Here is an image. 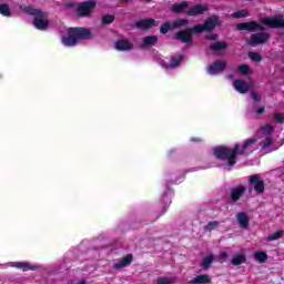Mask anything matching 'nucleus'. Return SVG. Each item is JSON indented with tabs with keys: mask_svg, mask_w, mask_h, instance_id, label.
Returning a JSON list of instances; mask_svg holds the SVG:
<instances>
[{
	"mask_svg": "<svg viewBox=\"0 0 284 284\" xmlns=\"http://www.w3.org/2000/svg\"><path fill=\"white\" fill-rule=\"evenodd\" d=\"M68 34V37H62V43L68 48L77 45L79 41H88L89 39H92V30L83 27L69 28Z\"/></svg>",
	"mask_w": 284,
	"mask_h": 284,
	"instance_id": "nucleus-1",
	"label": "nucleus"
},
{
	"mask_svg": "<svg viewBox=\"0 0 284 284\" xmlns=\"http://www.w3.org/2000/svg\"><path fill=\"white\" fill-rule=\"evenodd\" d=\"M23 12L33 17V26L37 30L45 31L50 27V21L48 20V12L41 9H37L32 6L24 7Z\"/></svg>",
	"mask_w": 284,
	"mask_h": 284,
	"instance_id": "nucleus-2",
	"label": "nucleus"
},
{
	"mask_svg": "<svg viewBox=\"0 0 284 284\" xmlns=\"http://www.w3.org/2000/svg\"><path fill=\"white\" fill-rule=\"evenodd\" d=\"M239 150H241V145L239 143H235L234 149L220 145L213 150V154L215 159H219V161H227L230 166H234L236 165V156H239Z\"/></svg>",
	"mask_w": 284,
	"mask_h": 284,
	"instance_id": "nucleus-3",
	"label": "nucleus"
},
{
	"mask_svg": "<svg viewBox=\"0 0 284 284\" xmlns=\"http://www.w3.org/2000/svg\"><path fill=\"white\" fill-rule=\"evenodd\" d=\"M216 26H219V16L213 14L206 18L203 24H195V30L197 31V34H201L202 32H212L216 29Z\"/></svg>",
	"mask_w": 284,
	"mask_h": 284,
	"instance_id": "nucleus-4",
	"label": "nucleus"
},
{
	"mask_svg": "<svg viewBox=\"0 0 284 284\" xmlns=\"http://www.w3.org/2000/svg\"><path fill=\"white\" fill-rule=\"evenodd\" d=\"M194 34H199L196 26L178 31L175 39L176 41H181V43H192L194 41Z\"/></svg>",
	"mask_w": 284,
	"mask_h": 284,
	"instance_id": "nucleus-5",
	"label": "nucleus"
},
{
	"mask_svg": "<svg viewBox=\"0 0 284 284\" xmlns=\"http://www.w3.org/2000/svg\"><path fill=\"white\" fill-rule=\"evenodd\" d=\"M270 33L267 32H257L251 34L250 39L246 40L247 45L251 48H256V45H263V43H267L270 41Z\"/></svg>",
	"mask_w": 284,
	"mask_h": 284,
	"instance_id": "nucleus-6",
	"label": "nucleus"
},
{
	"mask_svg": "<svg viewBox=\"0 0 284 284\" xmlns=\"http://www.w3.org/2000/svg\"><path fill=\"white\" fill-rule=\"evenodd\" d=\"M236 30L242 32L245 30L246 32H263L265 30V27L263 24L256 22V21H248V22H242L236 24Z\"/></svg>",
	"mask_w": 284,
	"mask_h": 284,
	"instance_id": "nucleus-7",
	"label": "nucleus"
},
{
	"mask_svg": "<svg viewBox=\"0 0 284 284\" xmlns=\"http://www.w3.org/2000/svg\"><path fill=\"white\" fill-rule=\"evenodd\" d=\"M248 185H251L256 194H263V192H265V181H263L258 174H253L250 176Z\"/></svg>",
	"mask_w": 284,
	"mask_h": 284,
	"instance_id": "nucleus-8",
	"label": "nucleus"
},
{
	"mask_svg": "<svg viewBox=\"0 0 284 284\" xmlns=\"http://www.w3.org/2000/svg\"><path fill=\"white\" fill-rule=\"evenodd\" d=\"M94 8H97V1L89 0L85 2H81L78 6L77 12H78L79 17H90V14H92V10H94Z\"/></svg>",
	"mask_w": 284,
	"mask_h": 284,
	"instance_id": "nucleus-9",
	"label": "nucleus"
},
{
	"mask_svg": "<svg viewBox=\"0 0 284 284\" xmlns=\"http://www.w3.org/2000/svg\"><path fill=\"white\" fill-rule=\"evenodd\" d=\"M262 23L263 26H267V28H272V29L284 28L283 16L266 17L262 20Z\"/></svg>",
	"mask_w": 284,
	"mask_h": 284,
	"instance_id": "nucleus-10",
	"label": "nucleus"
},
{
	"mask_svg": "<svg viewBox=\"0 0 284 284\" xmlns=\"http://www.w3.org/2000/svg\"><path fill=\"white\" fill-rule=\"evenodd\" d=\"M135 28L139 30H150V28H159V22L152 18L141 19L135 22Z\"/></svg>",
	"mask_w": 284,
	"mask_h": 284,
	"instance_id": "nucleus-11",
	"label": "nucleus"
},
{
	"mask_svg": "<svg viewBox=\"0 0 284 284\" xmlns=\"http://www.w3.org/2000/svg\"><path fill=\"white\" fill-rule=\"evenodd\" d=\"M115 50L118 52H130V50H134V43L128 39H119L115 41Z\"/></svg>",
	"mask_w": 284,
	"mask_h": 284,
	"instance_id": "nucleus-12",
	"label": "nucleus"
},
{
	"mask_svg": "<svg viewBox=\"0 0 284 284\" xmlns=\"http://www.w3.org/2000/svg\"><path fill=\"white\" fill-rule=\"evenodd\" d=\"M210 8L207 6H204L202 3H197L190 8V10L186 12L187 17H201V14H205Z\"/></svg>",
	"mask_w": 284,
	"mask_h": 284,
	"instance_id": "nucleus-13",
	"label": "nucleus"
},
{
	"mask_svg": "<svg viewBox=\"0 0 284 284\" xmlns=\"http://www.w3.org/2000/svg\"><path fill=\"white\" fill-rule=\"evenodd\" d=\"M225 68H227L226 61L216 60L209 67L207 72L209 74H221Z\"/></svg>",
	"mask_w": 284,
	"mask_h": 284,
	"instance_id": "nucleus-14",
	"label": "nucleus"
},
{
	"mask_svg": "<svg viewBox=\"0 0 284 284\" xmlns=\"http://www.w3.org/2000/svg\"><path fill=\"white\" fill-rule=\"evenodd\" d=\"M245 185L240 184L233 189H231V194H230V199L231 201H233V203H236L237 201L241 200V196H243L245 194Z\"/></svg>",
	"mask_w": 284,
	"mask_h": 284,
	"instance_id": "nucleus-15",
	"label": "nucleus"
},
{
	"mask_svg": "<svg viewBox=\"0 0 284 284\" xmlns=\"http://www.w3.org/2000/svg\"><path fill=\"white\" fill-rule=\"evenodd\" d=\"M233 87L240 94H247L250 92V84L243 79L234 80Z\"/></svg>",
	"mask_w": 284,
	"mask_h": 284,
	"instance_id": "nucleus-16",
	"label": "nucleus"
},
{
	"mask_svg": "<svg viewBox=\"0 0 284 284\" xmlns=\"http://www.w3.org/2000/svg\"><path fill=\"white\" fill-rule=\"evenodd\" d=\"M11 267H16V270H21L22 272H34L39 270L38 266H34L28 262H13Z\"/></svg>",
	"mask_w": 284,
	"mask_h": 284,
	"instance_id": "nucleus-17",
	"label": "nucleus"
},
{
	"mask_svg": "<svg viewBox=\"0 0 284 284\" xmlns=\"http://www.w3.org/2000/svg\"><path fill=\"white\" fill-rule=\"evenodd\" d=\"M236 220L240 227H242V230H247L250 227V216H247V213L245 212L237 213Z\"/></svg>",
	"mask_w": 284,
	"mask_h": 284,
	"instance_id": "nucleus-18",
	"label": "nucleus"
},
{
	"mask_svg": "<svg viewBox=\"0 0 284 284\" xmlns=\"http://www.w3.org/2000/svg\"><path fill=\"white\" fill-rule=\"evenodd\" d=\"M182 62H183V54L171 55V62L165 63L164 68H166V70H174V68H179V65H181Z\"/></svg>",
	"mask_w": 284,
	"mask_h": 284,
	"instance_id": "nucleus-19",
	"label": "nucleus"
},
{
	"mask_svg": "<svg viewBox=\"0 0 284 284\" xmlns=\"http://www.w3.org/2000/svg\"><path fill=\"white\" fill-rule=\"evenodd\" d=\"M189 284H212V278L209 274H200L193 277Z\"/></svg>",
	"mask_w": 284,
	"mask_h": 284,
	"instance_id": "nucleus-20",
	"label": "nucleus"
},
{
	"mask_svg": "<svg viewBox=\"0 0 284 284\" xmlns=\"http://www.w3.org/2000/svg\"><path fill=\"white\" fill-rule=\"evenodd\" d=\"M134 256L132 254L125 255L120 262L113 265L114 270H123V267H128V265L132 264Z\"/></svg>",
	"mask_w": 284,
	"mask_h": 284,
	"instance_id": "nucleus-21",
	"label": "nucleus"
},
{
	"mask_svg": "<svg viewBox=\"0 0 284 284\" xmlns=\"http://www.w3.org/2000/svg\"><path fill=\"white\" fill-rule=\"evenodd\" d=\"M209 50H211V52H225V50H227V42H214L210 44Z\"/></svg>",
	"mask_w": 284,
	"mask_h": 284,
	"instance_id": "nucleus-22",
	"label": "nucleus"
},
{
	"mask_svg": "<svg viewBox=\"0 0 284 284\" xmlns=\"http://www.w3.org/2000/svg\"><path fill=\"white\" fill-rule=\"evenodd\" d=\"M190 8V3L187 1H182L180 3H175L171 8V12H174V14H182V12Z\"/></svg>",
	"mask_w": 284,
	"mask_h": 284,
	"instance_id": "nucleus-23",
	"label": "nucleus"
},
{
	"mask_svg": "<svg viewBox=\"0 0 284 284\" xmlns=\"http://www.w3.org/2000/svg\"><path fill=\"white\" fill-rule=\"evenodd\" d=\"M155 43H159V37L156 36H148L143 39L141 48H152Z\"/></svg>",
	"mask_w": 284,
	"mask_h": 284,
	"instance_id": "nucleus-24",
	"label": "nucleus"
},
{
	"mask_svg": "<svg viewBox=\"0 0 284 284\" xmlns=\"http://www.w3.org/2000/svg\"><path fill=\"white\" fill-rule=\"evenodd\" d=\"M256 141L257 140L255 138L246 139L242 145V149L240 150L241 156H244L245 152H247V150H250L252 145H255Z\"/></svg>",
	"mask_w": 284,
	"mask_h": 284,
	"instance_id": "nucleus-25",
	"label": "nucleus"
},
{
	"mask_svg": "<svg viewBox=\"0 0 284 284\" xmlns=\"http://www.w3.org/2000/svg\"><path fill=\"white\" fill-rule=\"evenodd\" d=\"M189 23L190 20L185 18H180L172 22L171 28H173V30H179L180 28H185V26H189Z\"/></svg>",
	"mask_w": 284,
	"mask_h": 284,
	"instance_id": "nucleus-26",
	"label": "nucleus"
},
{
	"mask_svg": "<svg viewBox=\"0 0 284 284\" xmlns=\"http://www.w3.org/2000/svg\"><path fill=\"white\" fill-rule=\"evenodd\" d=\"M231 263L235 266L243 265V263H247V257L244 254H237L232 258Z\"/></svg>",
	"mask_w": 284,
	"mask_h": 284,
	"instance_id": "nucleus-27",
	"label": "nucleus"
},
{
	"mask_svg": "<svg viewBox=\"0 0 284 284\" xmlns=\"http://www.w3.org/2000/svg\"><path fill=\"white\" fill-rule=\"evenodd\" d=\"M212 263H214V255L210 254L209 256L204 257L200 267H202V270H210V267H212Z\"/></svg>",
	"mask_w": 284,
	"mask_h": 284,
	"instance_id": "nucleus-28",
	"label": "nucleus"
},
{
	"mask_svg": "<svg viewBox=\"0 0 284 284\" xmlns=\"http://www.w3.org/2000/svg\"><path fill=\"white\" fill-rule=\"evenodd\" d=\"M247 55H248V59L253 61V63H261V61H263V55H261V53L258 52L250 51Z\"/></svg>",
	"mask_w": 284,
	"mask_h": 284,
	"instance_id": "nucleus-29",
	"label": "nucleus"
},
{
	"mask_svg": "<svg viewBox=\"0 0 284 284\" xmlns=\"http://www.w3.org/2000/svg\"><path fill=\"white\" fill-rule=\"evenodd\" d=\"M0 14H2V17H12V12L10 11V6L8 3L0 4Z\"/></svg>",
	"mask_w": 284,
	"mask_h": 284,
	"instance_id": "nucleus-30",
	"label": "nucleus"
},
{
	"mask_svg": "<svg viewBox=\"0 0 284 284\" xmlns=\"http://www.w3.org/2000/svg\"><path fill=\"white\" fill-rule=\"evenodd\" d=\"M284 235V231H277L271 235H268L266 237V241H268V243H272V241H278V239H283Z\"/></svg>",
	"mask_w": 284,
	"mask_h": 284,
	"instance_id": "nucleus-31",
	"label": "nucleus"
},
{
	"mask_svg": "<svg viewBox=\"0 0 284 284\" xmlns=\"http://www.w3.org/2000/svg\"><path fill=\"white\" fill-rule=\"evenodd\" d=\"M237 70L244 77H248V74H252V69L247 64H240Z\"/></svg>",
	"mask_w": 284,
	"mask_h": 284,
	"instance_id": "nucleus-32",
	"label": "nucleus"
},
{
	"mask_svg": "<svg viewBox=\"0 0 284 284\" xmlns=\"http://www.w3.org/2000/svg\"><path fill=\"white\" fill-rule=\"evenodd\" d=\"M272 143H274L272 136H266L264 140L261 141L260 145L262 150H267V148L272 146Z\"/></svg>",
	"mask_w": 284,
	"mask_h": 284,
	"instance_id": "nucleus-33",
	"label": "nucleus"
},
{
	"mask_svg": "<svg viewBox=\"0 0 284 284\" xmlns=\"http://www.w3.org/2000/svg\"><path fill=\"white\" fill-rule=\"evenodd\" d=\"M254 256L258 263H265L267 261V253L265 252H255Z\"/></svg>",
	"mask_w": 284,
	"mask_h": 284,
	"instance_id": "nucleus-34",
	"label": "nucleus"
},
{
	"mask_svg": "<svg viewBox=\"0 0 284 284\" xmlns=\"http://www.w3.org/2000/svg\"><path fill=\"white\" fill-rule=\"evenodd\" d=\"M115 17L112 14L102 16V23L103 26H110V23H114Z\"/></svg>",
	"mask_w": 284,
	"mask_h": 284,
	"instance_id": "nucleus-35",
	"label": "nucleus"
},
{
	"mask_svg": "<svg viewBox=\"0 0 284 284\" xmlns=\"http://www.w3.org/2000/svg\"><path fill=\"white\" fill-rule=\"evenodd\" d=\"M171 29H172V24H170V22H164L160 27V32L161 34H168Z\"/></svg>",
	"mask_w": 284,
	"mask_h": 284,
	"instance_id": "nucleus-36",
	"label": "nucleus"
},
{
	"mask_svg": "<svg viewBox=\"0 0 284 284\" xmlns=\"http://www.w3.org/2000/svg\"><path fill=\"white\" fill-rule=\"evenodd\" d=\"M217 227H219V221H212L205 225L204 230L206 232H212L213 230H216Z\"/></svg>",
	"mask_w": 284,
	"mask_h": 284,
	"instance_id": "nucleus-37",
	"label": "nucleus"
},
{
	"mask_svg": "<svg viewBox=\"0 0 284 284\" xmlns=\"http://www.w3.org/2000/svg\"><path fill=\"white\" fill-rule=\"evenodd\" d=\"M248 12L246 10H240L236 11L232 14V17H234V19H245V17H248Z\"/></svg>",
	"mask_w": 284,
	"mask_h": 284,
	"instance_id": "nucleus-38",
	"label": "nucleus"
},
{
	"mask_svg": "<svg viewBox=\"0 0 284 284\" xmlns=\"http://www.w3.org/2000/svg\"><path fill=\"white\" fill-rule=\"evenodd\" d=\"M251 99H253L255 103H261L262 101L261 94H258L256 90L251 91Z\"/></svg>",
	"mask_w": 284,
	"mask_h": 284,
	"instance_id": "nucleus-39",
	"label": "nucleus"
},
{
	"mask_svg": "<svg viewBox=\"0 0 284 284\" xmlns=\"http://www.w3.org/2000/svg\"><path fill=\"white\" fill-rule=\"evenodd\" d=\"M204 39L205 41H219V34L217 33L205 34Z\"/></svg>",
	"mask_w": 284,
	"mask_h": 284,
	"instance_id": "nucleus-40",
	"label": "nucleus"
},
{
	"mask_svg": "<svg viewBox=\"0 0 284 284\" xmlns=\"http://www.w3.org/2000/svg\"><path fill=\"white\" fill-rule=\"evenodd\" d=\"M158 284H172V280L168 277H160L158 278Z\"/></svg>",
	"mask_w": 284,
	"mask_h": 284,
	"instance_id": "nucleus-41",
	"label": "nucleus"
},
{
	"mask_svg": "<svg viewBox=\"0 0 284 284\" xmlns=\"http://www.w3.org/2000/svg\"><path fill=\"white\" fill-rule=\"evenodd\" d=\"M274 120H275L277 123H284V116H283L281 113H275V114H274Z\"/></svg>",
	"mask_w": 284,
	"mask_h": 284,
	"instance_id": "nucleus-42",
	"label": "nucleus"
},
{
	"mask_svg": "<svg viewBox=\"0 0 284 284\" xmlns=\"http://www.w3.org/2000/svg\"><path fill=\"white\" fill-rule=\"evenodd\" d=\"M220 258L222 261H227V253H225V252L220 253Z\"/></svg>",
	"mask_w": 284,
	"mask_h": 284,
	"instance_id": "nucleus-43",
	"label": "nucleus"
},
{
	"mask_svg": "<svg viewBox=\"0 0 284 284\" xmlns=\"http://www.w3.org/2000/svg\"><path fill=\"white\" fill-rule=\"evenodd\" d=\"M265 112V106H261L256 110V114H263Z\"/></svg>",
	"mask_w": 284,
	"mask_h": 284,
	"instance_id": "nucleus-44",
	"label": "nucleus"
},
{
	"mask_svg": "<svg viewBox=\"0 0 284 284\" xmlns=\"http://www.w3.org/2000/svg\"><path fill=\"white\" fill-rule=\"evenodd\" d=\"M78 284H88V282L85 280H82Z\"/></svg>",
	"mask_w": 284,
	"mask_h": 284,
	"instance_id": "nucleus-45",
	"label": "nucleus"
},
{
	"mask_svg": "<svg viewBox=\"0 0 284 284\" xmlns=\"http://www.w3.org/2000/svg\"><path fill=\"white\" fill-rule=\"evenodd\" d=\"M122 1H124V3H128V2H130V1H132V0H122Z\"/></svg>",
	"mask_w": 284,
	"mask_h": 284,
	"instance_id": "nucleus-46",
	"label": "nucleus"
},
{
	"mask_svg": "<svg viewBox=\"0 0 284 284\" xmlns=\"http://www.w3.org/2000/svg\"><path fill=\"white\" fill-rule=\"evenodd\" d=\"M270 130H274V128H273V126H270Z\"/></svg>",
	"mask_w": 284,
	"mask_h": 284,
	"instance_id": "nucleus-47",
	"label": "nucleus"
},
{
	"mask_svg": "<svg viewBox=\"0 0 284 284\" xmlns=\"http://www.w3.org/2000/svg\"><path fill=\"white\" fill-rule=\"evenodd\" d=\"M146 1H149V2H150V0H146Z\"/></svg>",
	"mask_w": 284,
	"mask_h": 284,
	"instance_id": "nucleus-48",
	"label": "nucleus"
}]
</instances>
